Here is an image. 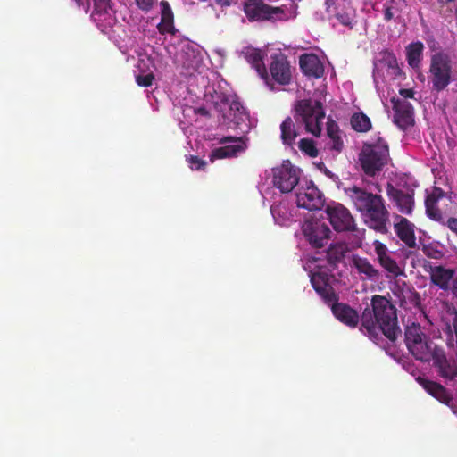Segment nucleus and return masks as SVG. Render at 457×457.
Returning <instances> with one entry per match:
<instances>
[{
  "instance_id": "obj_40",
  "label": "nucleus",
  "mask_w": 457,
  "mask_h": 457,
  "mask_svg": "<svg viewBox=\"0 0 457 457\" xmlns=\"http://www.w3.org/2000/svg\"><path fill=\"white\" fill-rule=\"evenodd\" d=\"M154 79V76L153 73H148L146 75L139 74L136 77L137 84L138 86L144 87H148L152 86Z\"/></svg>"
},
{
  "instance_id": "obj_34",
  "label": "nucleus",
  "mask_w": 457,
  "mask_h": 457,
  "mask_svg": "<svg viewBox=\"0 0 457 457\" xmlns=\"http://www.w3.org/2000/svg\"><path fill=\"white\" fill-rule=\"evenodd\" d=\"M298 147L303 153H304L305 154H307L310 157L314 158V157H317L319 154V151H318V149L315 145V143L312 139L302 138L299 141Z\"/></svg>"
},
{
  "instance_id": "obj_11",
  "label": "nucleus",
  "mask_w": 457,
  "mask_h": 457,
  "mask_svg": "<svg viewBox=\"0 0 457 457\" xmlns=\"http://www.w3.org/2000/svg\"><path fill=\"white\" fill-rule=\"evenodd\" d=\"M326 214L328 219L337 232H348L356 230V223L350 211L339 203L327 205Z\"/></svg>"
},
{
  "instance_id": "obj_56",
  "label": "nucleus",
  "mask_w": 457,
  "mask_h": 457,
  "mask_svg": "<svg viewBox=\"0 0 457 457\" xmlns=\"http://www.w3.org/2000/svg\"><path fill=\"white\" fill-rule=\"evenodd\" d=\"M446 2H453L454 0H445Z\"/></svg>"
},
{
  "instance_id": "obj_3",
  "label": "nucleus",
  "mask_w": 457,
  "mask_h": 457,
  "mask_svg": "<svg viewBox=\"0 0 457 457\" xmlns=\"http://www.w3.org/2000/svg\"><path fill=\"white\" fill-rule=\"evenodd\" d=\"M344 191L354 208L365 216L366 223L370 228L381 234L387 233L389 212L380 195L358 186L345 187Z\"/></svg>"
},
{
  "instance_id": "obj_50",
  "label": "nucleus",
  "mask_w": 457,
  "mask_h": 457,
  "mask_svg": "<svg viewBox=\"0 0 457 457\" xmlns=\"http://www.w3.org/2000/svg\"><path fill=\"white\" fill-rule=\"evenodd\" d=\"M216 4L224 7L230 6L232 0H215Z\"/></svg>"
},
{
  "instance_id": "obj_45",
  "label": "nucleus",
  "mask_w": 457,
  "mask_h": 457,
  "mask_svg": "<svg viewBox=\"0 0 457 457\" xmlns=\"http://www.w3.org/2000/svg\"><path fill=\"white\" fill-rule=\"evenodd\" d=\"M399 93L404 98H413L414 97V91L411 88L401 89Z\"/></svg>"
},
{
  "instance_id": "obj_19",
  "label": "nucleus",
  "mask_w": 457,
  "mask_h": 457,
  "mask_svg": "<svg viewBox=\"0 0 457 457\" xmlns=\"http://www.w3.org/2000/svg\"><path fill=\"white\" fill-rule=\"evenodd\" d=\"M394 122L403 130L414 123V110L411 103L398 100L394 104Z\"/></svg>"
},
{
  "instance_id": "obj_39",
  "label": "nucleus",
  "mask_w": 457,
  "mask_h": 457,
  "mask_svg": "<svg viewBox=\"0 0 457 457\" xmlns=\"http://www.w3.org/2000/svg\"><path fill=\"white\" fill-rule=\"evenodd\" d=\"M373 245L378 261L389 254L387 246L382 242L375 240Z\"/></svg>"
},
{
  "instance_id": "obj_5",
  "label": "nucleus",
  "mask_w": 457,
  "mask_h": 457,
  "mask_svg": "<svg viewBox=\"0 0 457 457\" xmlns=\"http://www.w3.org/2000/svg\"><path fill=\"white\" fill-rule=\"evenodd\" d=\"M453 65L450 56L444 52L431 55L428 71V81L431 84V91L440 93L445 90L452 82Z\"/></svg>"
},
{
  "instance_id": "obj_8",
  "label": "nucleus",
  "mask_w": 457,
  "mask_h": 457,
  "mask_svg": "<svg viewBox=\"0 0 457 457\" xmlns=\"http://www.w3.org/2000/svg\"><path fill=\"white\" fill-rule=\"evenodd\" d=\"M243 11L249 21H286L289 17L286 6H272L262 0H245Z\"/></svg>"
},
{
  "instance_id": "obj_12",
  "label": "nucleus",
  "mask_w": 457,
  "mask_h": 457,
  "mask_svg": "<svg viewBox=\"0 0 457 457\" xmlns=\"http://www.w3.org/2000/svg\"><path fill=\"white\" fill-rule=\"evenodd\" d=\"M272 173L273 185L282 193L291 192L299 182V170L288 160L274 168Z\"/></svg>"
},
{
  "instance_id": "obj_24",
  "label": "nucleus",
  "mask_w": 457,
  "mask_h": 457,
  "mask_svg": "<svg viewBox=\"0 0 457 457\" xmlns=\"http://www.w3.org/2000/svg\"><path fill=\"white\" fill-rule=\"evenodd\" d=\"M347 253H349V247L345 243L330 245L327 250V262L329 266L328 271H333L339 264L344 263Z\"/></svg>"
},
{
  "instance_id": "obj_26",
  "label": "nucleus",
  "mask_w": 457,
  "mask_h": 457,
  "mask_svg": "<svg viewBox=\"0 0 457 457\" xmlns=\"http://www.w3.org/2000/svg\"><path fill=\"white\" fill-rule=\"evenodd\" d=\"M160 5L162 8L161 21L157 25V29L161 34H174V15L171 7L170 4L165 0H162Z\"/></svg>"
},
{
  "instance_id": "obj_13",
  "label": "nucleus",
  "mask_w": 457,
  "mask_h": 457,
  "mask_svg": "<svg viewBox=\"0 0 457 457\" xmlns=\"http://www.w3.org/2000/svg\"><path fill=\"white\" fill-rule=\"evenodd\" d=\"M303 233L312 247L321 248L328 243L331 231L326 223L319 220H311L303 225Z\"/></svg>"
},
{
  "instance_id": "obj_37",
  "label": "nucleus",
  "mask_w": 457,
  "mask_h": 457,
  "mask_svg": "<svg viewBox=\"0 0 457 457\" xmlns=\"http://www.w3.org/2000/svg\"><path fill=\"white\" fill-rule=\"evenodd\" d=\"M426 213L429 219L438 222L443 221V214L437 204H425Z\"/></svg>"
},
{
  "instance_id": "obj_55",
  "label": "nucleus",
  "mask_w": 457,
  "mask_h": 457,
  "mask_svg": "<svg viewBox=\"0 0 457 457\" xmlns=\"http://www.w3.org/2000/svg\"><path fill=\"white\" fill-rule=\"evenodd\" d=\"M201 164H202V170H204V166L206 165V162L202 160Z\"/></svg>"
},
{
  "instance_id": "obj_25",
  "label": "nucleus",
  "mask_w": 457,
  "mask_h": 457,
  "mask_svg": "<svg viewBox=\"0 0 457 457\" xmlns=\"http://www.w3.org/2000/svg\"><path fill=\"white\" fill-rule=\"evenodd\" d=\"M352 262L353 266L357 270L358 274L363 276L362 278L364 279L376 281L380 278L379 270L376 269L367 258L353 255Z\"/></svg>"
},
{
  "instance_id": "obj_47",
  "label": "nucleus",
  "mask_w": 457,
  "mask_h": 457,
  "mask_svg": "<svg viewBox=\"0 0 457 457\" xmlns=\"http://www.w3.org/2000/svg\"><path fill=\"white\" fill-rule=\"evenodd\" d=\"M433 195H435V196L437 198V200H440L441 198H443L444 196V191L443 189L439 188V187H433V190L431 192Z\"/></svg>"
},
{
  "instance_id": "obj_51",
  "label": "nucleus",
  "mask_w": 457,
  "mask_h": 457,
  "mask_svg": "<svg viewBox=\"0 0 457 457\" xmlns=\"http://www.w3.org/2000/svg\"><path fill=\"white\" fill-rule=\"evenodd\" d=\"M337 0H325V4L327 6V10L336 4Z\"/></svg>"
},
{
  "instance_id": "obj_9",
  "label": "nucleus",
  "mask_w": 457,
  "mask_h": 457,
  "mask_svg": "<svg viewBox=\"0 0 457 457\" xmlns=\"http://www.w3.org/2000/svg\"><path fill=\"white\" fill-rule=\"evenodd\" d=\"M204 137L210 141L217 140L219 144L222 145V146L214 148L211 152L209 155L211 162L219 159L237 157L246 148L243 137L220 136L219 134L209 133L208 130L204 133Z\"/></svg>"
},
{
  "instance_id": "obj_36",
  "label": "nucleus",
  "mask_w": 457,
  "mask_h": 457,
  "mask_svg": "<svg viewBox=\"0 0 457 457\" xmlns=\"http://www.w3.org/2000/svg\"><path fill=\"white\" fill-rule=\"evenodd\" d=\"M336 18L337 21L349 29H353L356 24V21H354V11L352 12H343L336 14Z\"/></svg>"
},
{
  "instance_id": "obj_46",
  "label": "nucleus",
  "mask_w": 457,
  "mask_h": 457,
  "mask_svg": "<svg viewBox=\"0 0 457 457\" xmlns=\"http://www.w3.org/2000/svg\"><path fill=\"white\" fill-rule=\"evenodd\" d=\"M437 198L432 193L427 195L425 198V204H437Z\"/></svg>"
},
{
  "instance_id": "obj_21",
  "label": "nucleus",
  "mask_w": 457,
  "mask_h": 457,
  "mask_svg": "<svg viewBox=\"0 0 457 457\" xmlns=\"http://www.w3.org/2000/svg\"><path fill=\"white\" fill-rule=\"evenodd\" d=\"M299 66L307 77L320 79L324 74L323 63L315 54H302L299 58Z\"/></svg>"
},
{
  "instance_id": "obj_15",
  "label": "nucleus",
  "mask_w": 457,
  "mask_h": 457,
  "mask_svg": "<svg viewBox=\"0 0 457 457\" xmlns=\"http://www.w3.org/2000/svg\"><path fill=\"white\" fill-rule=\"evenodd\" d=\"M296 204L300 208L309 211L320 210L324 205V197L318 187L310 182L305 187H300L296 192Z\"/></svg>"
},
{
  "instance_id": "obj_33",
  "label": "nucleus",
  "mask_w": 457,
  "mask_h": 457,
  "mask_svg": "<svg viewBox=\"0 0 457 457\" xmlns=\"http://www.w3.org/2000/svg\"><path fill=\"white\" fill-rule=\"evenodd\" d=\"M327 133L331 140V149L337 152H341L344 147V143L338 134L337 124L328 123Z\"/></svg>"
},
{
  "instance_id": "obj_17",
  "label": "nucleus",
  "mask_w": 457,
  "mask_h": 457,
  "mask_svg": "<svg viewBox=\"0 0 457 457\" xmlns=\"http://www.w3.org/2000/svg\"><path fill=\"white\" fill-rule=\"evenodd\" d=\"M331 275L326 270H317L311 277V283L314 290L322 297L326 303L338 300L337 295L330 286Z\"/></svg>"
},
{
  "instance_id": "obj_1",
  "label": "nucleus",
  "mask_w": 457,
  "mask_h": 457,
  "mask_svg": "<svg viewBox=\"0 0 457 457\" xmlns=\"http://www.w3.org/2000/svg\"><path fill=\"white\" fill-rule=\"evenodd\" d=\"M360 330L370 339H378L382 333L391 342L401 335L395 306L384 295H374L370 303L361 315Z\"/></svg>"
},
{
  "instance_id": "obj_29",
  "label": "nucleus",
  "mask_w": 457,
  "mask_h": 457,
  "mask_svg": "<svg viewBox=\"0 0 457 457\" xmlns=\"http://www.w3.org/2000/svg\"><path fill=\"white\" fill-rule=\"evenodd\" d=\"M280 138L285 145L292 146L295 138L300 135L295 121L291 117H287L280 124Z\"/></svg>"
},
{
  "instance_id": "obj_27",
  "label": "nucleus",
  "mask_w": 457,
  "mask_h": 457,
  "mask_svg": "<svg viewBox=\"0 0 457 457\" xmlns=\"http://www.w3.org/2000/svg\"><path fill=\"white\" fill-rule=\"evenodd\" d=\"M454 270L445 269L443 266H436L431 268L430 278L434 285L439 288L446 290L449 288V283L453 279Z\"/></svg>"
},
{
  "instance_id": "obj_7",
  "label": "nucleus",
  "mask_w": 457,
  "mask_h": 457,
  "mask_svg": "<svg viewBox=\"0 0 457 457\" xmlns=\"http://www.w3.org/2000/svg\"><path fill=\"white\" fill-rule=\"evenodd\" d=\"M404 341L407 349L416 360L430 361L435 345L423 332L420 324L411 323L405 328Z\"/></svg>"
},
{
  "instance_id": "obj_38",
  "label": "nucleus",
  "mask_w": 457,
  "mask_h": 457,
  "mask_svg": "<svg viewBox=\"0 0 457 457\" xmlns=\"http://www.w3.org/2000/svg\"><path fill=\"white\" fill-rule=\"evenodd\" d=\"M396 11L397 9L395 6V1H387L384 4V20L386 21H390L391 20H393Z\"/></svg>"
},
{
  "instance_id": "obj_42",
  "label": "nucleus",
  "mask_w": 457,
  "mask_h": 457,
  "mask_svg": "<svg viewBox=\"0 0 457 457\" xmlns=\"http://www.w3.org/2000/svg\"><path fill=\"white\" fill-rule=\"evenodd\" d=\"M187 161L190 164L192 170H200V158L197 155H187Z\"/></svg>"
},
{
  "instance_id": "obj_52",
  "label": "nucleus",
  "mask_w": 457,
  "mask_h": 457,
  "mask_svg": "<svg viewBox=\"0 0 457 457\" xmlns=\"http://www.w3.org/2000/svg\"><path fill=\"white\" fill-rule=\"evenodd\" d=\"M453 292L457 295V278L453 282Z\"/></svg>"
},
{
  "instance_id": "obj_23",
  "label": "nucleus",
  "mask_w": 457,
  "mask_h": 457,
  "mask_svg": "<svg viewBox=\"0 0 457 457\" xmlns=\"http://www.w3.org/2000/svg\"><path fill=\"white\" fill-rule=\"evenodd\" d=\"M399 221L395 224V234L408 247H415L414 225L404 217H399Z\"/></svg>"
},
{
  "instance_id": "obj_28",
  "label": "nucleus",
  "mask_w": 457,
  "mask_h": 457,
  "mask_svg": "<svg viewBox=\"0 0 457 457\" xmlns=\"http://www.w3.org/2000/svg\"><path fill=\"white\" fill-rule=\"evenodd\" d=\"M91 4L93 5L92 16H97L99 20H106L113 12L112 0H87L86 12Z\"/></svg>"
},
{
  "instance_id": "obj_31",
  "label": "nucleus",
  "mask_w": 457,
  "mask_h": 457,
  "mask_svg": "<svg viewBox=\"0 0 457 457\" xmlns=\"http://www.w3.org/2000/svg\"><path fill=\"white\" fill-rule=\"evenodd\" d=\"M350 121L352 128L358 132H367L371 128L370 118L362 112L354 113Z\"/></svg>"
},
{
  "instance_id": "obj_32",
  "label": "nucleus",
  "mask_w": 457,
  "mask_h": 457,
  "mask_svg": "<svg viewBox=\"0 0 457 457\" xmlns=\"http://www.w3.org/2000/svg\"><path fill=\"white\" fill-rule=\"evenodd\" d=\"M379 265L388 273H390L394 278H397L401 276L403 272L402 269L399 267L397 262L391 257L390 254L383 257L379 261H378Z\"/></svg>"
},
{
  "instance_id": "obj_16",
  "label": "nucleus",
  "mask_w": 457,
  "mask_h": 457,
  "mask_svg": "<svg viewBox=\"0 0 457 457\" xmlns=\"http://www.w3.org/2000/svg\"><path fill=\"white\" fill-rule=\"evenodd\" d=\"M270 74L271 79L279 85L286 86L291 82V66L285 54H276L271 55Z\"/></svg>"
},
{
  "instance_id": "obj_14",
  "label": "nucleus",
  "mask_w": 457,
  "mask_h": 457,
  "mask_svg": "<svg viewBox=\"0 0 457 457\" xmlns=\"http://www.w3.org/2000/svg\"><path fill=\"white\" fill-rule=\"evenodd\" d=\"M386 191L389 200L401 213L405 215L412 213L415 204L413 189L403 190L395 187L391 183H387Z\"/></svg>"
},
{
  "instance_id": "obj_20",
  "label": "nucleus",
  "mask_w": 457,
  "mask_h": 457,
  "mask_svg": "<svg viewBox=\"0 0 457 457\" xmlns=\"http://www.w3.org/2000/svg\"><path fill=\"white\" fill-rule=\"evenodd\" d=\"M417 380L428 395L439 401L441 403L451 406L453 403V395L443 385L420 377H419Z\"/></svg>"
},
{
  "instance_id": "obj_30",
  "label": "nucleus",
  "mask_w": 457,
  "mask_h": 457,
  "mask_svg": "<svg viewBox=\"0 0 457 457\" xmlns=\"http://www.w3.org/2000/svg\"><path fill=\"white\" fill-rule=\"evenodd\" d=\"M424 45L420 41L412 42L406 46V60L412 69H420Z\"/></svg>"
},
{
  "instance_id": "obj_43",
  "label": "nucleus",
  "mask_w": 457,
  "mask_h": 457,
  "mask_svg": "<svg viewBox=\"0 0 457 457\" xmlns=\"http://www.w3.org/2000/svg\"><path fill=\"white\" fill-rule=\"evenodd\" d=\"M444 225L447 226V228L456 235L457 237V218L450 217Z\"/></svg>"
},
{
  "instance_id": "obj_48",
  "label": "nucleus",
  "mask_w": 457,
  "mask_h": 457,
  "mask_svg": "<svg viewBox=\"0 0 457 457\" xmlns=\"http://www.w3.org/2000/svg\"><path fill=\"white\" fill-rule=\"evenodd\" d=\"M433 195H435V196L437 198V200H440L441 198H443L444 196V191L443 189L439 188V187H433V190L431 192Z\"/></svg>"
},
{
  "instance_id": "obj_49",
  "label": "nucleus",
  "mask_w": 457,
  "mask_h": 457,
  "mask_svg": "<svg viewBox=\"0 0 457 457\" xmlns=\"http://www.w3.org/2000/svg\"><path fill=\"white\" fill-rule=\"evenodd\" d=\"M280 211H281L280 205H272L270 207V212L275 219H276V215L278 214L280 212Z\"/></svg>"
},
{
  "instance_id": "obj_54",
  "label": "nucleus",
  "mask_w": 457,
  "mask_h": 457,
  "mask_svg": "<svg viewBox=\"0 0 457 457\" xmlns=\"http://www.w3.org/2000/svg\"><path fill=\"white\" fill-rule=\"evenodd\" d=\"M418 79H419L420 81H424V80H425V76H424L422 73H420V74H419V75H418Z\"/></svg>"
},
{
  "instance_id": "obj_53",
  "label": "nucleus",
  "mask_w": 457,
  "mask_h": 457,
  "mask_svg": "<svg viewBox=\"0 0 457 457\" xmlns=\"http://www.w3.org/2000/svg\"><path fill=\"white\" fill-rule=\"evenodd\" d=\"M73 1L76 3V4L79 8H80L83 5V0H73Z\"/></svg>"
},
{
  "instance_id": "obj_10",
  "label": "nucleus",
  "mask_w": 457,
  "mask_h": 457,
  "mask_svg": "<svg viewBox=\"0 0 457 457\" xmlns=\"http://www.w3.org/2000/svg\"><path fill=\"white\" fill-rule=\"evenodd\" d=\"M430 361L437 376L446 384L457 378V357L447 356L443 347L434 345Z\"/></svg>"
},
{
  "instance_id": "obj_35",
  "label": "nucleus",
  "mask_w": 457,
  "mask_h": 457,
  "mask_svg": "<svg viewBox=\"0 0 457 457\" xmlns=\"http://www.w3.org/2000/svg\"><path fill=\"white\" fill-rule=\"evenodd\" d=\"M200 114V107L185 105L183 108V117L185 121L190 125L197 122Z\"/></svg>"
},
{
  "instance_id": "obj_18",
  "label": "nucleus",
  "mask_w": 457,
  "mask_h": 457,
  "mask_svg": "<svg viewBox=\"0 0 457 457\" xmlns=\"http://www.w3.org/2000/svg\"><path fill=\"white\" fill-rule=\"evenodd\" d=\"M333 315L341 323L350 328H356L361 323V316L358 312L350 305L335 301L329 303Z\"/></svg>"
},
{
  "instance_id": "obj_44",
  "label": "nucleus",
  "mask_w": 457,
  "mask_h": 457,
  "mask_svg": "<svg viewBox=\"0 0 457 457\" xmlns=\"http://www.w3.org/2000/svg\"><path fill=\"white\" fill-rule=\"evenodd\" d=\"M384 54L386 56V62L388 63V66L390 68H393V67L396 66V64H397L396 57H395V55L393 53L386 51L384 53Z\"/></svg>"
},
{
  "instance_id": "obj_22",
  "label": "nucleus",
  "mask_w": 457,
  "mask_h": 457,
  "mask_svg": "<svg viewBox=\"0 0 457 457\" xmlns=\"http://www.w3.org/2000/svg\"><path fill=\"white\" fill-rule=\"evenodd\" d=\"M241 54L247 62L256 70L260 77L267 81L269 74L263 63V58L261 51L257 48L247 46L242 50Z\"/></svg>"
},
{
  "instance_id": "obj_4",
  "label": "nucleus",
  "mask_w": 457,
  "mask_h": 457,
  "mask_svg": "<svg viewBox=\"0 0 457 457\" xmlns=\"http://www.w3.org/2000/svg\"><path fill=\"white\" fill-rule=\"evenodd\" d=\"M387 143L379 137L376 143H365L359 154V162L363 172L370 177L379 173L389 161Z\"/></svg>"
},
{
  "instance_id": "obj_41",
  "label": "nucleus",
  "mask_w": 457,
  "mask_h": 457,
  "mask_svg": "<svg viewBox=\"0 0 457 457\" xmlns=\"http://www.w3.org/2000/svg\"><path fill=\"white\" fill-rule=\"evenodd\" d=\"M157 0H135L137 6L143 12H149Z\"/></svg>"
},
{
  "instance_id": "obj_2",
  "label": "nucleus",
  "mask_w": 457,
  "mask_h": 457,
  "mask_svg": "<svg viewBox=\"0 0 457 457\" xmlns=\"http://www.w3.org/2000/svg\"><path fill=\"white\" fill-rule=\"evenodd\" d=\"M204 103L202 104V117L217 114L219 126L229 127L231 123L238 125L246 116L245 108L236 96L224 92L220 84L205 86Z\"/></svg>"
},
{
  "instance_id": "obj_6",
  "label": "nucleus",
  "mask_w": 457,
  "mask_h": 457,
  "mask_svg": "<svg viewBox=\"0 0 457 457\" xmlns=\"http://www.w3.org/2000/svg\"><path fill=\"white\" fill-rule=\"evenodd\" d=\"M325 112L322 103L315 100H301L295 106V120H300L305 126L307 132L320 137L322 130Z\"/></svg>"
}]
</instances>
